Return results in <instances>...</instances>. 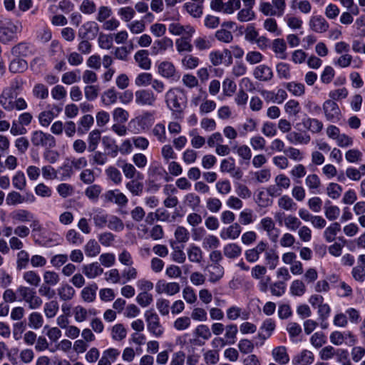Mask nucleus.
Listing matches in <instances>:
<instances>
[{"label": "nucleus", "mask_w": 365, "mask_h": 365, "mask_svg": "<svg viewBox=\"0 0 365 365\" xmlns=\"http://www.w3.org/2000/svg\"><path fill=\"white\" fill-rule=\"evenodd\" d=\"M168 108L173 113L181 114L186 106L187 98L182 89L172 88L169 89L165 96Z\"/></svg>", "instance_id": "f257e3e1"}, {"label": "nucleus", "mask_w": 365, "mask_h": 365, "mask_svg": "<svg viewBox=\"0 0 365 365\" xmlns=\"http://www.w3.org/2000/svg\"><path fill=\"white\" fill-rule=\"evenodd\" d=\"M17 292L20 294L22 299L28 304L30 309H37L43 304L41 298L36 295V291L29 287L19 286Z\"/></svg>", "instance_id": "f03ea898"}, {"label": "nucleus", "mask_w": 365, "mask_h": 365, "mask_svg": "<svg viewBox=\"0 0 365 365\" xmlns=\"http://www.w3.org/2000/svg\"><path fill=\"white\" fill-rule=\"evenodd\" d=\"M17 292L20 294L22 299L28 304L30 309H37L43 304L41 298L36 295V291L29 287L19 286Z\"/></svg>", "instance_id": "7ed1b4c3"}, {"label": "nucleus", "mask_w": 365, "mask_h": 365, "mask_svg": "<svg viewBox=\"0 0 365 365\" xmlns=\"http://www.w3.org/2000/svg\"><path fill=\"white\" fill-rule=\"evenodd\" d=\"M20 31L19 27L11 20L0 21V42L7 43L16 39V34Z\"/></svg>", "instance_id": "20e7f679"}, {"label": "nucleus", "mask_w": 365, "mask_h": 365, "mask_svg": "<svg viewBox=\"0 0 365 365\" xmlns=\"http://www.w3.org/2000/svg\"><path fill=\"white\" fill-rule=\"evenodd\" d=\"M147 329L155 337H160L164 333V328L160 322L158 315L153 310H148L145 313Z\"/></svg>", "instance_id": "39448f33"}, {"label": "nucleus", "mask_w": 365, "mask_h": 365, "mask_svg": "<svg viewBox=\"0 0 365 365\" xmlns=\"http://www.w3.org/2000/svg\"><path fill=\"white\" fill-rule=\"evenodd\" d=\"M31 141L34 146H41L46 148H52L56 146L55 138L52 135L41 130L32 133Z\"/></svg>", "instance_id": "423d86ee"}, {"label": "nucleus", "mask_w": 365, "mask_h": 365, "mask_svg": "<svg viewBox=\"0 0 365 365\" xmlns=\"http://www.w3.org/2000/svg\"><path fill=\"white\" fill-rule=\"evenodd\" d=\"M156 100L157 97L151 90L140 89L135 93V101L139 106L153 107L155 106Z\"/></svg>", "instance_id": "0eeeda50"}, {"label": "nucleus", "mask_w": 365, "mask_h": 365, "mask_svg": "<svg viewBox=\"0 0 365 365\" xmlns=\"http://www.w3.org/2000/svg\"><path fill=\"white\" fill-rule=\"evenodd\" d=\"M323 111L326 119L328 121L336 123L341 116L340 108L338 104L332 100H327L323 103Z\"/></svg>", "instance_id": "6e6552de"}, {"label": "nucleus", "mask_w": 365, "mask_h": 365, "mask_svg": "<svg viewBox=\"0 0 365 365\" xmlns=\"http://www.w3.org/2000/svg\"><path fill=\"white\" fill-rule=\"evenodd\" d=\"M158 73L163 77L177 81L180 79V73L175 66L169 61H163L158 66Z\"/></svg>", "instance_id": "1a4fd4ad"}, {"label": "nucleus", "mask_w": 365, "mask_h": 365, "mask_svg": "<svg viewBox=\"0 0 365 365\" xmlns=\"http://www.w3.org/2000/svg\"><path fill=\"white\" fill-rule=\"evenodd\" d=\"M180 290V287L178 282H166L161 279L155 284V291L158 294L165 293L172 296L178 293Z\"/></svg>", "instance_id": "9d476101"}, {"label": "nucleus", "mask_w": 365, "mask_h": 365, "mask_svg": "<svg viewBox=\"0 0 365 365\" xmlns=\"http://www.w3.org/2000/svg\"><path fill=\"white\" fill-rule=\"evenodd\" d=\"M104 197L106 202H114L115 204L121 207L125 206L128 201L127 197L118 190L107 191L104 195Z\"/></svg>", "instance_id": "9b49d317"}, {"label": "nucleus", "mask_w": 365, "mask_h": 365, "mask_svg": "<svg viewBox=\"0 0 365 365\" xmlns=\"http://www.w3.org/2000/svg\"><path fill=\"white\" fill-rule=\"evenodd\" d=\"M99 31V27L94 21H89L82 26L78 32V36L82 39L94 38Z\"/></svg>", "instance_id": "f8f14e48"}, {"label": "nucleus", "mask_w": 365, "mask_h": 365, "mask_svg": "<svg viewBox=\"0 0 365 365\" xmlns=\"http://www.w3.org/2000/svg\"><path fill=\"white\" fill-rule=\"evenodd\" d=\"M253 75L259 81H269L273 77V72L269 66L262 64L255 68Z\"/></svg>", "instance_id": "ddd939ff"}, {"label": "nucleus", "mask_w": 365, "mask_h": 365, "mask_svg": "<svg viewBox=\"0 0 365 365\" xmlns=\"http://www.w3.org/2000/svg\"><path fill=\"white\" fill-rule=\"evenodd\" d=\"M314 361V354L308 350H303L292 359L293 365H309Z\"/></svg>", "instance_id": "4468645a"}, {"label": "nucleus", "mask_w": 365, "mask_h": 365, "mask_svg": "<svg viewBox=\"0 0 365 365\" xmlns=\"http://www.w3.org/2000/svg\"><path fill=\"white\" fill-rule=\"evenodd\" d=\"M310 28L317 33H324L329 29V24L321 16H312L309 21Z\"/></svg>", "instance_id": "2eb2a0df"}, {"label": "nucleus", "mask_w": 365, "mask_h": 365, "mask_svg": "<svg viewBox=\"0 0 365 365\" xmlns=\"http://www.w3.org/2000/svg\"><path fill=\"white\" fill-rule=\"evenodd\" d=\"M14 223H22L30 222L34 215L29 211L24 209L16 210L10 214Z\"/></svg>", "instance_id": "dca6fc26"}, {"label": "nucleus", "mask_w": 365, "mask_h": 365, "mask_svg": "<svg viewBox=\"0 0 365 365\" xmlns=\"http://www.w3.org/2000/svg\"><path fill=\"white\" fill-rule=\"evenodd\" d=\"M242 231V228L238 223H234L227 228L223 229L220 232L222 239H237Z\"/></svg>", "instance_id": "f3484780"}, {"label": "nucleus", "mask_w": 365, "mask_h": 365, "mask_svg": "<svg viewBox=\"0 0 365 365\" xmlns=\"http://www.w3.org/2000/svg\"><path fill=\"white\" fill-rule=\"evenodd\" d=\"M210 282L215 283L219 281L224 275V268L219 263L207 266Z\"/></svg>", "instance_id": "a211bd4d"}, {"label": "nucleus", "mask_w": 365, "mask_h": 365, "mask_svg": "<svg viewBox=\"0 0 365 365\" xmlns=\"http://www.w3.org/2000/svg\"><path fill=\"white\" fill-rule=\"evenodd\" d=\"M83 273L90 279H93L96 277L101 274L103 272V268L101 267L98 262H93L89 264L84 265L82 268Z\"/></svg>", "instance_id": "6ab92c4d"}, {"label": "nucleus", "mask_w": 365, "mask_h": 365, "mask_svg": "<svg viewBox=\"0 0 365 365\" xmlns=\"http://www.w3.org/2000/svg\"><path fill=\"white\" fill-rule=\"evenodd\" d=\"M272 356L276 362L279 364H286L289 361V356L284 346H278L272 350Z\"/></svg>", "instance_id": "aec40b11"}, {"label": "nucleus", "mask_w": 365, "mask_h": 365, "mask_svg": "<svg viewBox=\"0 0 365 365\" xmlns=\"http://www.w3.org/2000/svg\"><path fill=\"white\" fill-rule=\"evenodd\" d=\"M57 293L60 299L66 302L73 299L76 291L71 285L68 284H63L58 288Z\"/></svg>", "instance_id": "412c9836"}, {"label": "nucleus", "mask_w": 365, "mask_h": 365, "mask_svg": "<svg viewBox=\"0 0 365 365\" xmlns=\"http://www.w3.org/2000/svg\"><path fill=\"white\" fill-rule=\"evenodd\" d=\"M11 53L13 56L19 57L27 56L31 54L32 51L29 43L21 42L12 47Z\"/></svg>", "instance_id": "4be33fe9"}, {"label": "nucleus", "mask_w": 365, "mask_h": 365, "mask_svg": "<svg viewBox=\"0 0 365 365\" xmlns=\"http://www.w3.org/2000/svg\"><path fill=\"white\" fill-rule=\"evenodd\" d=\"M135 60L138 63V66L145 70H148L150 68L151 62L148 58V52L146 50L138 51L135 54Z\"/></svg>", "instance_id": "5701e85b"}, {"label": "nucleus", "mask_w": 365, "mask_h": 365, "mask_svg": "<svg viewBox=\"0 0 365 365\" xmlns=\"http://www.w3.org/2000/svg\"><path fill=\"white\" fill-rule=\"evenodd\" d=\"M183 8L194 18H200L202 15V4L197 2H186L183 5Z\"/></svg>", "instance_id": "b1692460"}, {"label": "nucleus", "mask_w": 365, "mask_h": 365, "mask_svg": "<svg viewBox=\"0 0 365 365\" xmlns=\"http://www.w3.org/2000/svg\"><path fill=\"white\" fill-rule=\"evenodd\" d=\"M276 327L275 322L272 319H267L264 321L261 330L262 331H264L265 333H259L258 336L265 340L266 339L269 338L271 335L273 331L274 330Z\"/></svg>", "instance_id": "393cba45"}, {"label": "nucleus", "mask_w": 365, "mask_h": 365, "mask_svg": "<svg viewBox=\"0 0 365 365\" xmlns=\"http://www.w3.org/2000/svg\"><path fill=\"white\" fill-rule=\"evenodd\" d=\"M168 29L172 34L176 36H180L185 32L189 36H191L195 33L194 28L187 26L185 29L183 26L176 23L170 24Z\"/></svg>", "instance_id": "a878e982"}, {"label": "nucleus", "mask_w": 365, "mask_h": 365, "mask_svg": "<svg viewBox=\"0 0 365 365\" xmlns=\"http://www.w3.org/2000/svg\"><path fill=\"white\" fill-rule=\"evenodd\" d=\"M84 252L87 257H96L101 252V247L95 239H91L85 245Z\"/></svg>", "instance_id": "bb28decb"}, {"label": "nucleus", "mask_w": 365, "mask_h": 365, "mask_svg": "<svg viewBox=\"0 0 365 365\" xmlns=\"http://www.w3.org/2000/svg\"><path fill=\"white\" fill-rule=\"evenodd\" d=\"M118 165L121 168L125 177L128 179H133L135 175H140V173L138 172L134 165L130 163H128L124 160H119Z\"/></svg>", "instance_id": "cd10ccee"}, {"label": "nucleus", "mask_w": 365, "mask_h": 365, "mask_svg": "<svg viewBox=\"0 0 365 365\" xmlns=\"http://www.w3.org/2000/svg\"><path fill=\"white\" fill-rule=\"evenodd\" d=\"M302 123L304 128L314 133H319L323 128L322 122L316 118H305Z\"/></svg>", "instance_id": "c85d7f7f"}, {"label": "nucleus", "mask_w": 365, "mask_h": 365, "mask_svg": "<svg viewBox=\"0 0 365 365\" xmlns=\"http://www.w3.org/2000/svg\"><path fill=\"white\" fill-rule=\"evenodd\" d=\"M287 45L284 39L276 38L272 42V50L282 59L287 58Z\"/></svg>", "instance_id": "c756f323"}, {"label": "nucleus", "mask_w": 365, "mask_h": 365, "mask_svg": "<svg viewBox=\"0 0 365 365\" xmlns=\"http://www.w3.org/2000/svg\"><path fill=\"white\" fill-rule=\"evenodd\" d=\"M223 253L227 258L235 259L241 255L242 249L235 243H230L224 247Z\"/></svg>", "instance_id": "7c9ffc66"}, {"label": "nucleus", "mask_w": 365, "mask_h": 365, "mask_svg": "<svg viewBox=\"0 0 365 365\" xmlns=\"http://www.w3.org/2000/svg\"><path fill=\"white\" fill-rule=\"evenodd\" d=\"M188 259L191 262L200 263L202 259V252L201 249L195 245H191L187 250Z\"/></svg>", "instance_id": "2f4dec72"}, {"label": "nucleus", "mask_w": 365, "mask_h": 365, "mask_svg": "<svg viewBox=\"0 0 365 365\" xmlns=\"http://www.w3.org/2000/svg\"><path fill=\"white\" fill-rule=\"evenodd\" d=\"M101 131L98 129H95L89 133L88 138V150L89 152H93L96 150L101 141Z\"/></svg>", "instance_id": "473e14b6"}, {"label": "nucleus", "mask_w": 365, "mask_h": 365, "mask_svg": "<svg viewBox=\"0 0 365 365\" xmlns=\"http://www.w3.org/2000/svg\"><path fill=\"white\" fill-rule=\"evenodd\" d=\"M98 286L96 284H92L86 287L81 291V297L85 302H92L96 299V291Z\"/></svg>", "instance_id": "72a5a7b5"}, {"label": "nucleus", "mask_w": 365, "mask_h": 365, "mask_svg": "<svg viewBox=\"0 0 365 365\" xmlns=\"http://www.w3.org/2000/svg\"><path fill=\"white\" fill-rule=\"evenodd\" d=\"M341 230V225L339 222L331 224L324 232V236L328 242H333L336 234Z\"/></svg>", "instance_id": "f704fd0d"}, {"label": "nucleus", "mask_w": 365, "mask_h": 365, "mask_svg": "<svg viewBox=\"0 0 365 365\" xmlns=\"http://www.w3.org/2000/svg\"><path fill=\"white\" fill-rule=\"evenodd\" d=\"M175 46L179 53L191 52L192 51V46L190 43V36L181 37L176 40Z\"/></svg>", "instance_id": "c9c22d12"}, {"label": "nucleus", "mask_w": 365, "mask_h": 365, "mask_svg": "<svg viewBox=\"0 0 365 365\" xmlns=\"http://www.w3.org/2000/svg\"><path fill=\"white\" fill-rule=\"evenodd\" d=\"M287 139L291 143L307 144L310 141V136L297 132H291L287 135Z\"/></svg>", "instance_id": "e433bc0d"}, {"label": "nucleus", "mask_w": 365, "mask_h": 365, "mask_svg": "<svg viewBox=\"0 0 365 365\" xmlns=\"http://www.w3.org/2000/svg\"><path fill=\"white\" fill-rule=\"evenodd\" d=\"M29 327L34 329H38L43 326V318L39 312H32L29 316Z\"/></svg>", "instance_id": "4c0bfd02"}, {"label": "nucleus", "mask_w": 365, "mask_h": 365, "mask_svg": "<svg viewBox=\"0 0 365 365\" xmlns=\"http://www.w3.org/2000/svg\"><path fill=\"white\" fill-rule=\"evenodd\" d=\"M329 200L327 201L324 205V215L326 217L332 221L336 220L340 215V209L335 205H331Z\"/></svg>", "instance_id": "58836bf2"}, {"label": "nucleus", "mask_w": 365, "mask_h": 365, "mask_svg": "<svg viewBox=\"0 0 365 365\" xmlns=\"http://www.w3.org/2000/svg\"><path fill=\"white\" fill-rule=\"evenodd\" d=\"M173 42L172 39L164 37L154 42L153 50H156V53L166 51L168 48H173Z\"/></svg>", "instance_id": "ea45409f"}, {"label": "nucleus", "mask_w": 365, "mask_h": 365, "mask_svg": "<svg viewBox=\"0 0 365 365\" xmlns=\"http://www.w3.org/2000/svg\"><path fill=\"white\" fill-rule=\"evenodd\" d=\"M66 241L73 245H80L83 242V238L76 230L71 229L69 230L66 235Z\"/></svg>", "instance_id": "a19ab883"}, {"label": "nucleus", "mask_w": 365, "mask_h": 365, "mask_svg": "<svg viewBox=\"0 0 365 365\" xmlns=\"http://www.w3.org/2000/svg\"><path fill=\"white\" fill-rule=\"evenodd\" d=\"M238 332L237 327L236 324H229L225 327V338L227 339L225 341L228 344H234L235 343L236 336Z\"/></svg>", "instance_id": "79ce46f5"}, {"label": "nucleus", "mask_w": 365, "mask_h": 365, "mask_svg": "<svg viewBox=\"0 0 365 365\" xmlns=\"http://www.w3.org/2000/svg\"><path fill=\"white\" fill-rule=\"evenodd\" d=\"M278 206L284 210H294L297 208V204L288 195H283L278 200Z\"/></svg>", "instance_id": "37998d69"}, {"label": "nucleus", "mask_w": 365, "mask_h": 365, "mask_svg": "<svg viewBox=\"0 0 365 365\" xmlns=\"http://www.w3.org/2000/svg\"><path fill=\"white\" fill-rule=\"evenodd\" d=\"M28 67L27 62L21 58L14 59L9 65V71L12 73H22Z\"/></svg>", "instance_id": "c03bdc74"}, {"label": "nucleus", "mask_w": 365, "mask_h": 365, "mask_svg": "<svg viewBox=\"0 0 365 365\" xmlns=\"http://www.w3.org/2000/svg\"><path fill=\"white\" fill-rule=\"evenodd\" d=\"M94 119L91 115H85L80 121V125L78 128V132L80 134L86 133L93 124Z\"/></svg>", "instance_id": "a18cd8bd"}, {"label": "nucleus", "mask_w": 365, "mask_h": 365, "mask_svg": "<svg viewBox=\"0 0 365 365\" xmlns=\"http://www.w3.org/2000/svg\"><path fill=\"white\" fill-rule=\"evenodd\" d=\"M284 225L287 230L290 231H296L300 227L302 222L296 216L287 215Z\"/></svg>", "instance_id": "49530a36"}, {"label": "nucleus", "mask_w": 365, "mask_h": 365, "mask_svg": "<svg viewBox=\"0 0 365 365\" xmlns=\"http://www.w3.org/2000/svg\"><path fill=\"white\" fill-rule=\"evenodd\" d=\"M79 73V70L68 71L63 74L61 81L66 85H71L78 82L81 79V76L78 75Z\"/></svg>", "instance_id": "de8ad7c7"}, {"label": "nucleus", "mask_w": 365, "mask_h": 365, "mask_svg": "<svg viewBox=\"0 0 365 365\" xmlns=\"http://www.w3.org/2000/svg\"><path fill=\"white\" fill-rule=\"evenodd\" d=\"M170 245L173 249L170 255L172 260L180 264L184 263L186 259V256L182 249L178 246L174 247L173 242L172 241H170Z\"/></svg>", "instance_id": "09e8293b"}, {"label": "nucleus", "mask_w": 365, "mask_h": 365, "mask_svg": "<svg viewBox=\"0 0 365 365\" xmlns=\"http://www.w3.org/2000/svg\"><path fill=\"white\" fill-rule=\"evenodd\" d=\"M102 102L106 106H110L117 101L118 96L114 88H110L103 92L102 97Z\"/></svg>", "instance_id": "8fccbe9b"}, {"label": "nucleus", "mask_w": 365, "mask_h": 365, "mask_svg": "<svg viewBox=\"0 0 365 365\" xmlns=\"http://www.w3.org/2000/svg\"><path fill=\"white\" fill-rule=\"evenodd\" d=\"M58 309L57 301L52 300L45 304L43 312L47 318H53L57 314Z\"/></svg>", "instance_id": "3c124183"}, {"label": "nucleus", "mask_w": 365, "mask_h": 365, "mask_svg": "<svg viewBox=\"0 0 365 365\" xmlns=\"http://www.w3.org/2000/svg\"><path fill=\"white\" fill-rule=\"evenodd\" d=\"M286 88L294 96H301L305 92L304 85L301 83L289 82L285 86Z\"/></svg>", "instance_id": "603ef678"}, {"label": "nucleus", "mask_w": 365, "mask_h": 365, "mask_svg": "<svg viewBox=\"0 0 365 365\" xmlns=\"http://www.w3.org/2000/svg\"><path fill=\"white\" fill-rule=\"evenodd\" d=\"M25 201L26 198L19 192L16 191L9 192L6 198V202L8 205H16L18 204H21Z\"/></svg>", "instance_id": "864d4df0"}, {"label": "nucleus", "mask_w": 365, "mask_h": 365, "mask_svg": "<svg viewBox=\"0 0 365 365\" xmlns=\"http://www.w3.org/2000/svg\"><path fill=\"white\" fill-rule=\"evenodd\" d=\"M126 188L135 196L140 195L143 190V184L135 180L128 182L125 185Z\"/></svg>", "instance_id": "5fc2aeb1"}, {"label": "nucleus", "mask_w": 365, "mask_h": 365, "mask_svg": "<svg viewBox=\"0 0 365 365\" xmlns=\"http://www.w3.org/2000/svg\"><path fill=\"white\" fill-rule=\"evenodd\" d=\"M111 334L114 340L121 341L126 337L127 331L122 324H118L113 327Z\"/></svg>", "instance_id": "6e6d98bb"}, {"label": "nucleus", "mask_w": 365, "mask_h": 365, "mask_svg": "<svg viewBox=\"0 0 365 365\" xmlns=\"http://www.w3.org/2000/svg\"><path fill=\"white\" fill-rule=\"evenodd\" d=\"M98 41V45L101 48L110 49L113 46V34L100 33Z\"/></svg>", "instance_id": "4d7b16f0"}, {"label": "nucleus", "mask_w": 365, "mask_h": 365, "mask_svg": "<svg viewBox=\"0 0 365 365\" xmlns=\"http://www.w3.org/2000/svg\"><path fill=\"white\" fill-rule=\"evenodd\" d=\"M23 278L29 284L34 287H38L41 282L40 276L34 271L24 272Z\"/></svg>", "instance_id": "13d9d810"}, {"label": "nucleus", "mask_w": 365, "mask_h": 365, "mask_svg": "<svg viewBox=\"0 0 365 365\" xmlns=\"http://www.w3.org/2000/svg\"><path fill=\"white\" fill-rule=\"evenodd\" d=\"M306 292L304 282L301 280H294L290 286V292L294 296H302Z\"/></svg>", "instance_id": "bf43d9fd"}, {"label": "nucleus", "mask_w": 365, "mask_h": 365, "mask_svg": "<svg viewBox=\"0 0 365 365\" xmlns=\"http://www.w3.org/2000/svg\"><path fill=\"white\" fill-rule=\"evenodd\" d=\"M269 289L273 296L281 297L285 293L286 284L284 282L278 281L271 284Z\"/></svg>", "instance_id": "052dcab7"}, {"label": "nucleus", "mask_w": 365, "mask_h": 365, "mask_svg": "<svg viewBox=\"0 0 365 365\" xmlns=\"http://www.w3.org/2000/svg\"><path fill=\"white\" fill-rule=\"evenodd\" d=\"M108 158L106 153L100 151H93L90 155V161L92 165H103L106 163Z\"/></svg>", "instance_id": "680f3d73"}, {"label": "nucleus", "mask_w": 365, "mask_h": 365, "mask_svg": "<svg viewBox=\"0 0 365 365\" xmlns=\"http://www.w3.org/2000/svg\"><path fill=\"white\" fill-rule=\"evenodd\" d=\"M29 262V255L25 250H21L17 253L16 267L18 269H25Z\"/></svg>", "instance_id": "e2e57ef3"}, {"label": "nucleus", "mask_w": 365, "mask_h": 365, "mask_svg": "<svg viewBox=\"0 0 365 365\" xmlns=\"http://www.w3.org/2000/svg\"><path fill=\"white\" fill-rule=\"evenodd\" d=\"M215 36L219 41L226 43H230L233 39L232 32L225 29L217 30L215 32Z\"/></svg>", "instance_id": "0e129e2a"}, {"label": "nucleus", "mask_w": 365, "mask_h": 365, "mask_svg": "<svg viewBox=\"0 0 365 365\" xmlns=\"http://www.w3.org/2000/svg\"><path fill=\"white\" fill-rule=\"evenodd\" d=\"M128 112L122 108H116L113 112L114 121L120 123H125L128 120Z\"/></svg>", "instance_id": "69168bd1"}, {"label": "nucleus", "mask_w": 365, "mask_h": 365, "mask_svg": "<svg viewBox=\"0 0 365 365\" xmlns=\"http://www.w3.org/2000/svg\"><path fill=\"white\" fill-rule=\"evenodd\" d=\"M106 173L108 178L115 184H120L122 181L120 172L115 167L110 166L106 170Z\"/></svg>", "instance_id": "338daca9"}, {"label": "nucleus", "mask_w": 365, "mask_h": 365, "mask_svg": "<svg viewBox=\"0 0 365 365\" xmlns=\"http://www.w3.org/2000/svg\"><path fill=\"white\" fill-rule=\"evenodd\" d=\"M175 237L177 242L180 243H185L189 240L190 233L186 228L179 226L175 231Z\"/></svg>", "instance_id": "774afa93"}]
</instances>
